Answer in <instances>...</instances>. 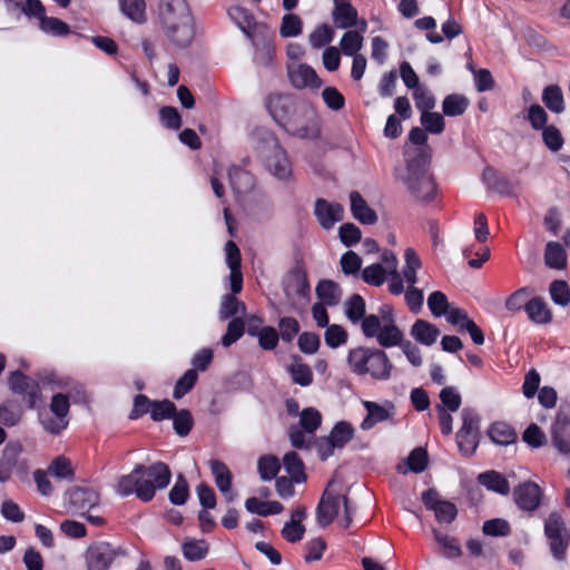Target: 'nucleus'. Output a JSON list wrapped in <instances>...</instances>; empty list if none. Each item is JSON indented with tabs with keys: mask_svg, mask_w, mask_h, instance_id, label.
I'll use <instances>...</instances> for the list:
<instances>
[{
	"mask_svg": "<svg viewBox=\"0 0 570 570\" xmlns=\"http://www.w3.org/2000/svg\"><path fill=\"white\" fill-rule=\"evenodd\" d=\"M279 338L285 343H291L299 333L301 326L298 321L292 316L281 317L278 321Z\"/></svg>",
	"mask_w": 570,
	"mask_h": 570,
	"instance_id": "nucleus-56",
	"label": "nucleus"
},
{
	"mask_svg": "<svg viewBox=\"0 0 570 570\" xmlns=\"http://www.w3.org/2000/svg\"><path fill=\"white\" fill-rule=\"evenodd\" d=\"M8 386L13 394L22 397L29 409H33L41 401V389L38 381L23 374L20 370L10 373Z\"/></svg>",
	"mask_w": 570,
	"mask_h": 570,
	"instance_id": "nucleus-7",
	"label": "nucleus"
},
{
	"mask_svg": "<svg viewBox=\"0 0 570 570\" xmlns=\"http://www.w3.org/2000/svg\"><path fill=\"white\" fill-rule=\"evenodd\" d=\"M542 140L546 147L553 153L559 151L564 144L561 131L554 125H550L542 129Z\"/></svg>",
	"mask_w": 570,
	"mask_h": 570,
	"instance_id": "nucleus-62",
	"label": "nucleus"
},
{
	"mask_svg": "<svg viewBox=\"0 0 570 570\" xmlns=\"http://www.w3.org/2000/svg\"><path fill=\"white\" fill-rule=\"evenodd\" d=\"M347 338V332L341 325L332 324L326 326L324 340L328 347L337 348L338 346L345 344Z\"/></svg>",
	"mask_w": 570,
	"mask_h": 570,
	"instance_id": "nucleus-60",
	"label": "nucleus"
},
{
	"mask_svg": "<svg viewBox=\"0 0 570 570\" xmlns=\"http://www.w3.org/2000/svg\"><path fill=\"white\" fill-rule=\"evenodd\" d=\"M386 269L379 263L366 266L362 271V279L372 286H381L386 279Z\"/></svg>",
	"mask_w": 570,
	"mask_h": 570,
	"instance_id": "nucleus-57",
	"label": "nucleus"
},
{
	"mask_svg": "<svg viewBox=\"0 0 570 570\" xmlns=\"http://www.w3.org/2000/svg\"><path fill=\"white\" fill-rule=\"evenodd\" d=\"M345 314L346 317L353 323L357 324L361 322V324L364 322V320L368 316L366 315V303L362 295L360 294H353L346 302H345Z\"/></svg>",
	"mask_w": 570,
	"mask_h": 570,
	"instance_id": "nucleus-36",
	"label": "nucleus"
},
{
	"mask_svg": "<svg viewBox=\"0 0 570 570\" xmlns=\"http://www.w3.org/2000/svg\"><path fill=\"white\" fill-rule=\"evenodd\" d=\"M173 420V429L175 433L180 436H187L194 428V417L191 412L187 409L178 410L176 407L175 415L171 416Z\"/></svg>",
	"mask_w": 570,
	"mask_h": 570,
	"instance_id": "nucleus-41",
	"label": "nucleus"
},
{
	"mask_svg": "<svg viewBox=\"0 0 570 570\" xmlns=\"http://www.w3.org/2000/svg\"><path fill=\"white\" fill-rule=\"evenodd\" d=\"M512 497L519 510L532 513L541 505L543 491L538 483L528 480L513 488Z\"/></svg>",
	"mask_w": 570,
	"mask_h": 570,
	"instance_id": "nucleus-9",
	"label": "nucleus"
},
{
	"mask_svg": "<svg viewBox=\"0 0 570 570\" xmlns=\"http://www.w3.org/2000/svg\"><path fill=\"white\" fill-rule=\"evenodd\" d=\"M117 556L116 549L108 542L91 544L86 552L88 570H107Z\"/></svg>",
	"mask_w": 570,
	"mask_h": 570,
	"instance_id": "nucleus-15",
	"label": "nucleus"
},
{
	"mask_svg": "<svg viewBox=\"0 0 570 570\" xmlns=\"http://www.w3.org/2000/svg\"><path fill=\"white\" fill-rule=\"evenodd\" d=\"M343 207L338 203H330L324 198H317L314 206V215L320 225L328 230L343 219Z\"/></svg>",
	"mask_w": 570,
	"mask_h": 570,
	"instance_id": "nucleus-17",
	"label": "nucleus"
},
{
	"mask_svg": "<svg viewBox=\"0 0 570 570\" xmlns=\"http://www.w3.org/2000/svg\"><path fill=\"white\" fill-rule=\"evenodd\" d=\"M259 31L249 40L255 48L254 61L261 66H268L274 58V32L269 27H258Z\"/></svg>",
	"mask_w": 570,
	"mask_h": 570,
	"instance_id": "nucleus-14",
	"label": "nucleus"
},
{
	"mask_svg": "<svg viewBox=\"0 0 570 570\" xmlns=\"http://www.w3.org/2000/svg\"><path fill=\"white\" fill-rule=\"evenodd\" d=\"M171 480V471L165 462L158 461L145 466V502L155 498L158 490L166 489Z\"/></svg>",
	"mask_w": 570,
	"mask_h": 570,
	"instance_id": "nucleus-8",
	"label": "nucleus"
},
{
	"mask_svg": "<svg viewBox=\"0 0 570 570\" xmlns=\"http://www.w3.org/2000/svg\"><path fill=\"white\" fill-rule=\"evenodd\" d=\"M482 531L490 537H507L511 533L510 523L501 518L490 519L483 523Z\"/></svg>",
	"mask_w": 570,
	"mask_h": 570,
	"instance_id": "nucleus-58",
	"label": "nucleus"
},
{
	"mask_svg": "<svg viewBox=\"0 0 570 570\" xmlns=\"http://www.w3.org/2000/svg\"><path fill=\"white\" fill-rule=\"evenodd\" d=\"M48 472L58 479L72 481L75 479V470L71 462L63 455L57 456L48 466Z\"/></svg>",
	"mask_w": 570,
	"mask_h": 570,
	"instance_id": "nucleus-47",
	"label": "nucleus"
},
{
	"mask_svg": "<svg viewBox=\"0 0 570 570\" xmlns=\"http://www.w3.org/2000/svg\"><path fill=\"white\" fill-rule=\"evenodd\" d=\"M39 29L53 37H63L70 33V27L65 21L55 17H40Z\"/></svg>",
	"mask_w": 570,
	"mask_h": 570,
	"instance_id": "nucleus-43",
	"label": "nucleus"
},
{
	"mask_svg": "<svg viewBox=\"0 0 570 570\" xmlns=\"http://www.w3.org/2000/svg\"><path fill=\"white\" fill-rule=\"evenodd\" d=\"M432 532L435 541L444 549L446 558L455 559L462 554V550L455 538L444 534L436 529H433Z\"/></svg>",
	"mask_w": 570,
	"mask_h": 570,
	"instance_id": "nucleus-50",
	"label": "nucleus"
},
{
	"mask_svg": "<svg viewBox=\"0 0 570 570\" xmlns=\"http://www.w3.org/2000/svg\"><path fill=\"white\" fill-rule=\"evenodd\" d=\"M191 18L186 0H159L158 20L160 26L183 22Z\"/></svg>",
	"mask_w": 570,
	"mask_h": 570,
	"instance_id": "nucleus-12",
	"label": "nucleus"
},
{
	"mask_svg": "<svg viewBox=\"0 0 570 570\" xmlns=\"http://www.w3.org/2000/svg\"><path fill=\"white\" fill-rule=\"evenodd\" d=\"M291 82L295 88L318 89L322 80L316 71L308 65H299L296 70L289 72Z\"/></svg>",
	"mask_w": 570,
	"mask_h": 570,
	"instance_id": "nucleus-24",
	"label": "nucleus"
},
{
	"mask_svg": "<svg viewBox=\"0 0 570 570\" xmlns=\"http://www.w3.org/2000/svg\"><path fill=\"white\" fill-rule=\"evenodd\" d=\"M363 46V37L357 31H346L341 39L342 52L345 56H355Z\"/></svg>",
	"mask_w": 570,
	"mask_h": 570,
	"instance_id": "nucleus-55",
	"label": "nucleus"
},
{
	"mask_svg": "<svg viewBox=\"0 0 570 570\" xmlns=\"http://www.w3.org/2000/svg\"><path fill=\"white\" fill-rule=\"evenodd\" d=\"M347 364L356 375H370L375 381H387L394 368L387 354L376 347L358 346L350 350Z\"/></svg>",
	"mask_w": 570,
	"mask_h": 570,
	"instance_id": "nucleus-2",
	"label": "nucleus"
},
{
	"mask_svg": "<svg viewBox=\"0 0 570 570\" xmlns=\"http://www.w3.org/2000/svg\"><path fill=\"white\" fill-rule=\"evenodd\" d=\"M362 333L367 338H376L383 348L400 346L404 341V334L396 323L382 324L377 315L370 314L361 324Z\"/></svg>",
	"mask_w": 570,
	"mask_h": 570,
	"instance_id": "nucleus-5",
	"label": "nucleus"
},
{
	"mask_svg": "<svg viewBox=\"0 0 570 570\" xmlns=\"http://www.w3.org/2000/svg\"><path fill=\"white\" fill-rule=\"evenodd\" d=\"M343 495L326 488L316 508V521L321 528L330 525L338 514Z\"/></svg>",
	"mask_w": 570,
	"mask_h": 570,
	"instance_id": "nucleus-13",
	"label": "nucleus"
},
{
	"mask_svg": "<svg viewBox=\"0 0 570 570\" xmlns=\"http://www.w3.org/2000/svg\"><path fill=\"white\" fill-rule=\"evenodd\" d=\"M531 289L529 287H521L513 292L504 303L508 312L515 314L525 311L527 304L530 301Z\"/></svg>",
	"mask_w": 570,
	"mask_h": 570,
	"instance_id": "nucleus-46",
	"label": "nucleus"
},
{
	"mask_svg": "<svg viewBox=\"0 0 570 570\" xmlns=\"http://www.w3.org/2000/svg\"><path fill=\"white\" fill-rule=\"evenodd\" d=\"M354 436V428L346 421L337 422L332 429L327 439L332 442V448L342 449Z\"/></svg>",
	"mask_w": 570,
	"mask_h": 570,
	"instance_id": "nucleus-38",
	"label": "nucleus"
},
{
	"mask_svg": "<svg viewBox=\"0 0 570 570\" xmlns=\"http://www.w3.org/2000/svg\"><path fill=\"white\" fill-rule=\"evenodd\" d=\"M482 180L489 189L502 196H514L512 183L505 176L500 175L493 167L488 166L484 168Z\"/></svg>",
	"mask_w": 570,
	"mask_h": 570,
	"instance_id": "nucleus-23",
	"label": "nucleus"
},
{
	"mask_svg": "<svg viewBox=\"0 0 570 570\" xmlns=\"http://www.w3.org/2000/svg\"><path fill=\"white\" fill-rule=\"evenodd\" d=\"M542 102L554 114L564 111V98L561 88L558 85H549L542 91Z\"/></svg>",
	"mask_w": 570,
	"mask_h": 570,
	"instance_id": "nucleus-34",
	"label": "nucleus"
},
{
	"mask_svg": "<svg viewBox=\"0 0 570 570\" xmlns=\"http://www.w3.org/2000/svg\"><path fill=\"white\" fill-rule=\"evenodd\" d=\"M288 372L292 381L301 386H308L313 382V372L307 364L298 363L291 365Z\"/></svg>",
	"mask_w": 570,
	"mask_h": 570,
	"instance_id": "nucleus-63",
	"label": "nucleus"
},
{
	"mask_svg": "<svg viewBox=\"0 0 570 570\" xmlns=\"http://www.w3.org/2000/svg\"><path fill=\"white\" fill-rule=\"evenodd\" d=\"M553 445L563 454L570 453V405L561 404L551 426Z\"/></svg>",
	"mask_w": 570,
	"mask_h": 570,
	"instance_id": "nucleus-10",
	"label": "nucleus"
},
{
	"mask_svg": "<svg viewBox=\"0 0 570 570\" xmlns=\"http://www.w3.org/2000/svg\"><path fill=\"white\" fill-rule=\"evenodd\" d=\"M245 333V322L242 317H234L227 324V330L222 337V344L225 347L237 342Z\"/></svg>",
	"mask_w": 570,
	"mask_h": 570,
	"instance_id": "nucleus-51",
	"label": "nucleus"
},
{
	"mask_svg": "<svg viewBox=\"0 0 570 570\" xmlns=\"http://www.w3.org/2000/svg\"><path fill=\"white\" fill-rule=\"evenodd\" d=\"M468 107V98L459 94L448 95L442 102L443 112L449 117H456L463 115Z\"/></svg>",
	"mask_w": 570,
	"mask_h": 570,
	"instance_id": "nucleus-42",
	"label": "nucleus"
},
{
	"mask_svg": "<svg viewBox=\"0 0 570 570\" xmlns=\"http://www.w3.org/2000/svg\"><path fill=\"white\" fill-rule=\"evenodd\" d=\"M198 374L196 370H187L181 377H179L175 384L173 397L180 400L187 393H189L195 384L197 383Z\"/></svg>",
	"mask_w": 570,
	"mask_h": 570,
	"instance_id": "nucleus-48",
	"label": "nucleus"
},
{
	"mask_svg": "<svg viewBox=\"0 0 570 570\" xmlns=\"http://www.w3.org/2000/svg\"><path fill=\"white\" fill-rule=\"evenodd\" d=\"M320 303L330 307L336 306L342 296V289L337 283L331 279H321L315 288Z\"/></svg>",
	"mask_w": 570,
	"mask_h": 570,
	"instance_id": "nucleus-31",
	"label": "nucleus"
},
{
	"mask_svg": "<svg viewBox=\"0 0 570 570\" xmlns=\"http://www.w3.org/2000/svg\"><path fill=\"white\" fill-rule=\"evenodd\" d=\"M405 184L410 194L421 203H430L436 195V183L429 171V160L422 153L411 158L406 165Z\"/></svg>",
	"mask_w": 570,
	"mask_h": 570,
	"instance_id": "nucleus-3",
	"label": "nucleus"
},
{
	"mask_svg": "<svg viewBox=\"0 0 570 570\" xmlns=\"http://www.w3.org/2000/svg\"><path fill=\"white\" fill-rule=\"evenodd\" d=\"M411 335L419 343L430 346L436 342L440 330L428 321L416 320L411 327Z\"/></svg>",
	"mask_w": 570,
	"mask_h": 570,
	"instance_id": "nucleus-32",
	"label": "nucleus"
},
{
	"mask_svg": "<svg viewBox=\"0 0 570 570\" xmlns=\"http://www.w3.org/2000/svg\"><path fill=\"white\" fill-rule=\"evenodd\" d=\"M480 416L471 409L462 411V426L456 432V444L460 453L472 456L480 443Z\"/></svg>",
	"mask_w": 570,
	"mask_h": 570,
	"instance_id": "nucleus-6",
	"label": "nucleus"
},
{
	"mask_svg": "<svg viewBox=\"0 0 570 570\" xmlns=\"http://www.w3.org/2000/svg\"><path fill=\"white\" fill-rule=\"evenodd\" d=\"M524 312L528 318L538 325H546L552 321V312L541 296L531 297Z\"/></svg>",
	"mask_w": 570,
	"mask_h": 570,
	"instance_id": "nucleus-26",
	"label": "nucleus"
},
{
	"mask_svg": "<svg viewBox=\"0 0 570 570\" xmlns=\"http://www.w3.org/2000/svg\"><path fill=\"white\" fill-rule=\"evenodd\" d=\"M117 493L122 497L135 493L138 499H142V464H136L129 474L119 479Z\"/></svg>",
	"mask_w": 570,
	"mask_h": 570,
	"instance_id": "nucleus-21",
	"label": "nucleus"
},
{
	"mask_svg": "<svg viewBox=\"0 0 570 570\" xmlns=\"http://www.w3.org/2000/svg\"><path fill=\"white\" fill-rule=\"evenodd\" d=\"M229 183L233 190L237 194H244L252 189L254 186L253 175L242 168H234L229 170Z\"/></svg>",
	"mask_w": 570,
	"mask_h": 570,
	"instance_id": "nucleus-39",
	"label": "nucleus"
},
{
	"mask_svg": "<svg viewBox=\"0 0 570 570\" xmlns=\"http://www.w3.org/2000/svg\"><path fill=\"white\" fill-rule=\"evenodd\" d=\"M283 462L286 472L296 483H302L306 480L304 463L295 451L286 453L284 455Z\"/></svg>",
	"mask_w": 570,
	"mask_h": 570,
	"instance_id": "nucleus-40",
	"label": "nucleus"
},
{
	"mask_svg": "<svg viewBox=\"0 0 570 570\" xmlns=\"http://www.w3.org/2000/svg\"><path fill=\"white\" fill-rule=\"evenodd\" d=\"M488 436L498 445H510L517 442L518 434L515 430L505 422H494L488 429Z\"/></svg>",
	"mask_w": 570,
	"mask_h": 570,
	"instance_id": "nucleus-30",
	"label": "nucleus"
},
{
	"mask_svg": "<svg viewBox=\"0 0 570 570\" xmlns=\"http://www.w3.org/2000/svg\"><path fill=\"white\" fill-rule=\"evenodd\" d=\"M66 498L71 511L81 514L98 505L100 499L98 491L88 487H72Z\"/></svg>",
	"mask_w": 570,
	"mask_h": 570,
	"instance_id": "nucleus-11",
	"label": "nucleus"
},
{
	"mask_svg": "<svg viewBox=\"0 0 570 570\" xmlns=\"http://www.w3.org/2000/svg\"><path fill=\"white\" fill-rule=\"evenodd\" d=\"M302 30L303 21L297 14L287 13L283 17L279 28V33L283 38L297 37L302 33Z\"/></svg>",
	"mask_w": 570,
	"mask_h": 570,
	"instance_id": "nucleus-52",
	"label": "nucleus"
},
{
	"mask_svg": "<svg viewBox=\"0 0 570 570\" xmlns=\"http://www.w3.org/2000/svg\"><path fill=\"white\" fill-rule=\"evenodd\" d=\"M268 171L281 180L292 176V165L284 148L276 142L273 151L265 159Z\"/></svg>",
	"mask_w": 570,
	"mask_h": 570,
	"instance_id": "nucleus-19",
	"label": "nucleus"
},
{
	"mask_svg": "<svg viewBox=\"0 0 570 570\" xmlns=\"http://www.w3.org/2000/svg\"><path fill=\"white\" fill-rule=\"evenodd\" d=\"M351 212L355 219L364 225H373L377 222V214L372 209L362 195L354 190L350 194Z\"/></svg>",
	"mask_w": 570,
	"mask_h": 570,
	"instance_id": "nucleus-22",
	"label": "nucleus"
},
{
	"mask_svg": "<svg viewBox=\"0 0 570 570\" xmlns=\"http://www.w3.org/2000/svg\"><path fill=\"white\" fill-rule=\"evenodd\" d=\"M161 29L167 40L177 48L188 47L195 37L193 18L183 22L161 26Z\"/></svg>",
	"mask_w": 570,
	"mask_h": 570,
	"instance_id": "nucleus-16",
	"label": "nucleus"
},
{
	"mask_svg": "<svg viewBox=\"0 0 570 570\" xmlns=\"http://www.w3.org/2000/svg\"><path fill=\"white\" fill-rule=\"evenodd\" d=\"M543 534L553 559L564 561L570 548V528L562 510H553L543 519Z\"/></svg>",
	"mask_w": 570,
	"mask_h": 570,
	"instance_id": "nucleus-4",
	"label": "nucleus"
},
{
	"mask_svg": "<svg viewBox=\"0 0 570 570\" xmlns=\"http://www.w3.org/2000/svg\"><path fill=\"white\" fill-rule=\"evenodd\" d=\"M210 471L218 490L227 495L228 501H233L234 495L230 493L233 475L228 466L219 460H212Z\"/></svg>",
	"mask_w": 570,
	"mask_h": 570,
	"instance_id": "nucleus-28",
	"label": "nucleus"
},
{
	"mask_svg": "<svg viewBox=\"0 0 570 570\" xmlns=\"http://www.w3.org/2000/svg\"><path fill=\"white\" fill-rule=\"evenodd\" d=\"M246 305L242 301H239L233 294H225L222 297L220 306H219V320L226 321L229 318L236 317L238 314H245Z\"/></svg>",
	"mask_w": 570,
	"mask_h": 570,
	"instance_id": "nucleus-37",
	"label": "nucleus"
},
{
	"mask_svg": "<svg viewBox=\"0 0 570 570\" xmlns=\"http://www.w3.org/2000/svg\"><path fill=\"white\" fill-rule=\"evenodd\" d=\"M184 557L189 561L204 559L208 553V544L204 541H188L183 544Z\"/></svg>",
	"mask_w": 570,
	"mask_h": 570,
	"instance_id": "nucleus-61",
	"label": "nucleus"
},
{
	"mask_svg": "<svg viewBox=\"0 0 570 570\" xmlns=\"http://www.w3.org/2000/svg\"><path fill=\"white\" fill-rule=\"evenodd\" d=\"M333 20L340 29L352 28L357 21V10L348 0H335Z\"/></svg>",
	"mask_w": 570,
	"mask_h": 570,
	"instance_id": "nucleus-25",
	"label": "nucleus"
},
{
	"mask_svg": "<svg viewBox=\"0 0 570 570\" xmlns=\"http://www.w3.org/2000/svg\"><path fill=\"white\" fill-rule=\"evenodd\" d=\"M549 293L554 304L567 306L570 303V288L567 282L553 281L549 286Z\"/></svg>",
	"mask_w": 570,
	"mask_h": 570,
	"instance_id": "nucleus-54",
	"label": "nucleus"
},
{
	"mask_svg": "<svg viewBox=\"0 0 570 570\" xmlns=\"http://www.w3.org/2000/svg\"><path fill=\"white\" fill-rule=\"evenodd\" d=\"M476 480L480 485L484 487L489 491L501 495H508L510 493L508 479L495 470H488L480 473Z\"/></svg>",
	"mask_w": 570,
	"mask_h": 570,
	"instance_id": "nucleus-27",
	"label": "nucleus"
},
{
	"mask_svg": "<svg viewBox=\"0 0 570 570\" xmlns=\"http://www.w3.org/2000/svg\"><path fill=\"white\" fill-rule=\"evenodd\" d=\"M257 470L262 480L271 481L278 474L281 462L275 455H263L258 459Z\"/></svg>",
	"mask_w": 570,
	"mask_h": 570,
	"instance_id": "nucleus-45",
	"label": "nucleus"
},
{
	"mask_svg": "<svg viewBox=\"0 0 570 570\" xmlns=\"http://www.w3.org/2000/svg\"><path fill=\"white\" fill-rule=\"evenodd\" d=\"M440 400L446 411L456 412L462 403L460 393L453 386H445L440 392Z\"/></svg>",
	"mask_w": 570,
	"mask_h": 570,
	"instance_id": "nucleus-64",
	"label": "nucleus"
},
{
	"mask_svg": "<svg viewBox=\"0 0 570 570\" xmlns=\"http://www.w3.org/2000/svg\"><path fill=\"white\" fill-rule=\"evenodd\" d=\"M272 118L288 135L301 139H316L321 127L315 110L292 95L273 94L266 99Z\"/></svg>",
	"mask_w": 570,
	"mask_h": 570,
	"instance_id": "nucleus-1",
	"label": "nucleus"
},
{
	"mask_svg": "<svg viewBox=\"0 0 570 570\" xmlns=\"http://www.w3.org/2000/svg\"><path fill=\"white\" fill-rule=\"evenodd\" d=\"M334 37L333 29L326 24L323 23L318 27H316L309 35V43L313 48L320 49L326 45H328Z\"/></svg>",
	"mask_w": 570,
	"mask_h": 570,
	"instance_id": "nucleus-59",
	"label": "nucleus"
},
{
	"mask_svg": "<svg viewBox=\"0 0 570 570\" xmlns=\"http://www.w3.org/2000/svg\"><path fill=\"white\" fill-rule=\"evenodd\" d=\"M169 501L175 505H183L189 498V485L184 474L177 475L174 487L169 491Z\"/></svg>",
	"mask_w": 570,
	"mask_h": 570,
	"instance_id": "nucleus-49",
	"label": "nucleus"
},
{
	"mask_svg": "<svg viewBox=\"0 0 570 570\" xmlns=\"http://www.w3.org/2000/svg\"><path fill=\"white\" fill-rule=\"evenodd\" d=\"M289 277L294 282L295 294L301 298H305L309 294L311 286L304 265L302 263H297L289 271Z\"/></svg>",
	"mask_w": 570,
	"mask_h": 570,
	"instance_id": "nucleus-44",
	"label": "nucleus"
},
{
	"mask_svg": "<svg viewBox=\"0 0 570 570\" xmlns=\"http://www.w3.org/2000/svg\"><path fill=\"white\" fill-rule=\"evenodd\" d=\"M544 264L554 269L567 266V253L558 242H548L544 250Z\"/></svg>",
	"mask_w": 570,
	"mask_h": 570,
	"instance_id": "nucleus-35",
	"label": "nucleus"
},
{
	"mask_svg": "<svg viewBox=\"0 0 570 570\" xmlns=\"http://www.w3.org/2000/svg\"><path fill=\"white\" fill-rule=\"evenodd\" d=\"M420 121H421L422 126L424 127V130L430 134H434V135L441 134V132H443V130L445 128L444 118L439 112H432V111L424 110V112L421 114Z\"/></svg>",
	"mask_w": 570,
	"mask_h": 570,
	"instance_id": "nucleus-53",
	"label": "nucleus"
},
{
	"mask_svg": "<svg viewBox=\"0 0 570 570\" xmlns=\"http://www.w3.org/2000/svg\"><path fill=\"white\" fill-rule=\"evenodd\" d=\"M245 508L248 512L261 517L278 514L284 509L283 504L278 501H261L256 497L246 499Z\"/></svg>",
	"mask_w": 570,
	"mask_h": 570,
	"instance_id": "nucleus-33",
	"label": "nucleus"
},
{
	"mask_svg": "<svg viewBox=\"0 0 570 570\" xmlns=\"http://www.w3.org/2000/svg\"><path fill=\"white\" fill-rule=\"evenodd\" d=\"M386 407L373 401H363L367 414L361 423V429L364 431L371 430L377 423L384 422L393 416L394 404L386 403Z\"/></svg>",
	"mask_w": 570,
	"mask_h": 570,
	"instance_id": "nucleus-20",
	"label": "nucleus"
},
{
	"mask_svg": "<svg viewBox=\"0 0 570 570\" xmlns=\"http://www.w3.org/2000/svg\"><path fill=\"white\" fill-rule=\"evenodd\" d=\"M228 16L248 39L258 33V27H268L265 22L256 21L254 14L240 6L230 7Z\"/></svg>",
	"mask_w": 570,
	"mask_h": 570,
	"instance_id": "nucleus-18",
	"label": "nucleus"
},
{
	"mask_svg": "<svg viewBox=\"0 0 570 570\" xmlns=\"http://www.w3.org/2000/svg\"><path fill=\"white\" fill-rule=\"evenodd\" d=\"M175 412L176 405L170 400L151 401L145 395V413H149L153 421L170 420Z\"/></svg>",
	"mask_w": 570,
	"mask_h": 570,
	"instance_id": "nucleus-29",
	"label": "nucleus"
}]
</instances>
